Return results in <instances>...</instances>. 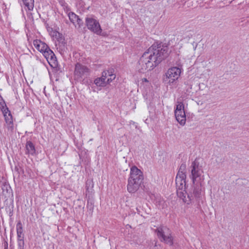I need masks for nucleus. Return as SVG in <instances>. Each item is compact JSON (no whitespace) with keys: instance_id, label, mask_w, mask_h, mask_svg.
<instances>
[{"instance_id":"2","label":"nucleus","mask_w":249,"mask_h":249,"mask_svg":"<svg viewBox=\"0 0 249 249\" xmlns=\"http://www.w3.org/2000/svg\"><path fill=\"white\" fill-rule=\"evenodd\" d=\"M34 47L41 53L47 59L49 65L53 68L57 66V61L53 52L49 49L47 45L39 39L35 40L33 42Z\"/></svg>"},{"instance_id":"12","label":"nucleus","mask_w":249,"mask_h":249,"mask_svg":"<svg viewBox=\"0 0 249 249\" xmlns=\"http://www.w3.org/2000/svg\"><path fill=\"white\" fill-rule=\"evenodd\" d=\"M47 29L50 36L54 41L56 42V41L61 42L63 41V38L62 34L51 27H47Z\"/></svg>"},{"instance_id":"7","label":"nucleus","mask_w":249,"mask_h":249,"mask_svg":"<svg viewBox=\"0 0 249 249\" xmlns=\"http://www.w3.org/2000/svg\"><path fill=\"white\" fill-rule=\"evenodd\" d=\"M203 171L195 162L192 164V179L194 184H200L204 180V176L202 175Z\"/></svg>"},{"instance_id":"5","label":"nucleus","mask_w":249,"mask_h":249,"mask_svg":"<svg viewBox=\"0 0 249 249\" xmlns=\"http://www.w3.org/2000/svg\"><path fill=\"white\" fill-rule=\"evenodd\" d=\"M181 69L177 67H172L168 69L164 76V81L168 86H173L179 79Z\"/></svg>"},{"instance_id":"17","label":"nucleus","mask_w":249,"mask_h":249,"mask_svg":"<svg viewBox=\"0 0 249 249\" xmlns=\"http://www.w3.org/2000/svg\"><path fill=\"white\" fill-rule=\"evenodd\" d=\"M26 149L28 154L33 155L35 152L36 150L33 143L30 142L28 141L26 144Z\"/></svg>"},{"instance_id":"13","label":"nucleus","mask_w":249,"mask_h":249,"mask_svg":"<svg viewBox=\"0 0 249 249\" xmlns=\"http://www.w3.org/2000/svg\"><path fill=\"white\" fill-rule=\"evenodd\" d=\"M102 72H107L105 78L107 81V83L108 84L112 82L116 78L115 70L113 68H108L104 71Z\"/></svg>"},{"instance_id":"21","label":"nucleus","mask_w":249,"mask_h":249,"mask_svg":"<svg viewBox=\"0 0 249 249\" xmlns=\"http://www.w3.org/2000/svg\"><path fill=\"white\" fill-rule=\"evenodd\" d=\"M92 1H95L96 0H91Z\"/></svg>"},{"instance_id":"9","label":"nucleus","mask_w":249,"mask_h":249,"mask_svg":"<svg viewBox=\"0 0 249 249\" xmlns=\"http://www.w3.org/2000/svg\"><path fill=\"white\" fill-rule=\"evenodd\" d=\"M61 4L63 7L64 10L67 13L71 21L73 23L75 27H80L82 24V20L79 18L75 14L71 12H69V9L66 3L64 2H61Z\"/></svg>"},{"instance_id":"14","label":"nucleus","mask_w":249,"mask_h":249,"mask_svg":"<svg viewBox=\"0 0 249 249\" xmlns=\"http://www.w3.org/2000/svg\"><path fill=\"white\" fill-rule=\"evenodd\" d=\"M1 110L2 112L7 125L10 127H12L13 118L8 108L7 107H5Z\"/></svg>"},{"instance_id":"16","label":"nucleus","mask_w":249,"mask_h":249,"mask_svg":"<svg viewBox=\"0 0 249 249\" xmlns=\"http://www.w3.org/2000/svg\"><path fill=\"white\" fill-rule=\"evenodd\" d=\"M16 230L17 232V235L18 240L20 241H23V228L22 225L20 222L18 223L16 226Z\"/></svg>"},{"instance_id":"6","label":"nucleus","mask_w":249,"mask_h":249,"mask_svg":"<svg viewBox=\"0 0 249 249\" xmlns=\"http://www.w3.org/2000/svg\"><path fill=\"white\" fill-rule=\"evenodd\" d=\"M175 115L177 121L181 125L186 123V114L184 110V105L182 102H178L175 109Z\"/></svg>"},{"instance_id":"10","label":"nucleus","mask_w":249,"mask_h":249,"mask_svg":"<svg viewBox=\"0 0 249 249\" xmlns=\"http://www.w3.org/2000/svg\"><path fill=\"white\" fill-rule=\"evenodd\" d=\"M86 24L89 29L94 32L97 35H100L102 30L99 23L95 19L91 18H86Z\"/></svg>"},{"instance_id":"18","label":"nucleus","mask_w":249,"mask_h":249,"mask_svg":"<svg viewBox=\"0 0 249 249\" xmlns=\"http://www.w3.org/2000/svg\"><path fill=\"white\" fill-rule=\"evenodd\" d=\"M23 1L29 10L33 9L34 0H23Z\"/></svg>"},{"instance_id":"8","label":"nucleus","mask_w":249,"mask_h":249,"mask_svg":"<svg viewBox=\"0 0 249 249\" xmlns=\"http://www.w3.org/2000/svg\"><path fill=\"white\" fill-rule=\"evenodd\" d=\"M157 235L161 240L171 245L172 244L173 238L171 235L169 230L165 227H160L157 229Z\"/></svg>"},{"instance_id":"1","label":"nucleus","mask_w":249,"mask_h":249,"mask_svg":"<svg viewBox=\"0 0 249 249\" xmlns=\"http://www.w3.org/2000/svg\"><path fill=\"white\" fill-rule=\"evenodd\" d=\"M167 56L166 49L152 46L145 51L141 57L139 68L142 72L154 69Z\"/></svg>"},{"instance_id":"19","label":"nucleus","mask_w":249,"mask_h":249,"mask_svg":"<svg viewBox=\"0 0 249 249\" xmlns=\"http://www.w3.org/2000/svg\"><path fill=\"white\" fill-rule=\"evenodd\" d=\"M5 107H6L5 103L2 97L0 95V108L2 110Z\"/></svg>"},{"instance_id":"20","label":"nucleus","mask_w":249,"mask_h":249,"mask_svg":"<svg viewBox=\"0 0 249 249\" xmlns=\"http://www.w3.org/2000/svg\"><path fill=\"white\" fill-rule=\"evenodd\" d=\"M142 82L144 84V83H148V81L146 78H143L142 79Z\"/></svg>"},{"instance_id":"3","label":"nucleus","mask_w":249,"mask_h":249,"mask_svg":"<svg viewBox=\"0 0 249 249\" xmlns=\"http://www.w3.org/2000/svg\"><path fill=\"white\" fill-rule=\"evenodd\" d=\"M142 179V172L137 167L130 169V177L128 180L127 190L129 193L135 192L139 188Z\"/></svg>"},{"instance_id":"11","label":"nucleus","mask_w":249,"mask_h":249,"mask_svg":"<svg viewBox=\"0 0 249 249\" xmlns=\"http://www.w3.org/2000/svg\"><path fill=\"white\" fill-rule=\"evenodd\" d=\"M89 72V69L85 66L77 63L75 65L74 71V78L78 79L82 76Z\"/></svg>"},{"instance_id":"4","label":"nucleus","mask_w":249,"mask_h":249,"mask_svg":"<svg viewBox=\"0 0 249 249\" xmlns=\"http://www.w3.org/2000/svg\"><path fill=\"white\" fill-rule=\"evenodd\" d=\"M186 175L182 172L179 171L176 177L177 193L178 196L180 198L183 202L189 204L191 201V198L187 195L186 191Z\"/></svg>"},{"instance_id":"15","label":"nucleus","mask_w":249,"mask_h":249,"mask_svg":"<svg viewBox=\"0 0 249 249\" xmlns=\"http://www.w3.org/2000/svg\"><path fill=\"white\" fill-rule=\"evenodd\" d=\"M106 74L107 72H102L101 77L97 78L94 80V84L98 87L106 86L107 84L105 78Z\"/></svg>"}]
</instances>
